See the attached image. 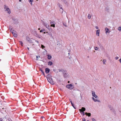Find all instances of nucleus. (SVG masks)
<instances>
[{
	"label": "nucleus",
	"mask_w": 121,
	"mask_h": 121,
	"mask_svg": "<svg viewBox=\"0 0 121 121\" xmlns=\"http://www.w3.org/2000/svg\"><path fill=\"white\" fill-rule=\"evenodd\" d=\"M38 34L37 33V32L36 31H35V33H34V35L36 37Z\"/></svg>",
	"instance_id": "obj_27"
},
{
	"label": "nucleus",
	"mask_w": 121,
	"mask_h": 121,
	"mask_svg": "<svg viewBox=\"0 0 121 121\" xmlns=\"http://www.w3.org/2000/svg\"><path fill=\"white\" fill-rule=\"evenodd\" d=\"M9 28L10 30V31H11V30H12V26L11 25H9Z\"/></svg>",
	"instance_id": "obj_21"
},
{
	"label": "nucleus",
	"mask_w": 121,
	"mask_h": 121,
	"mask_svg": "<svg viewBox=\"0 0 121 121\" xmlns=\"http://www.w3.org/2000/svg\"><path fill=\"white\" fill-rule=\"evenodd\" d=\"M50 24H51V26L53 27H55V24H56L55 22L54 21L51 22H50Z\"/></svg>",
	"instance_id": "obj_5"
},
{
	"label": "nucleus",
	"mask_w": 121,
	"mask_h": 121,
	"mask_svg": "<svg viewBox=\"0 0 121 121\" xmlns=\"http://www.w3.org/2000/svg\"><path fill=\"white\" fill-rule=\"evenodd\" d=\"M12 19L13 20V22L14 24H16L18 23V20L17 19L13 18H12Z\"/></svg>",
	"instance_id": "obj_7"
},
{
	"label": "nucleus",
	"mask_w": 121,
	"mask_h": 121,
	"mask_svg": "<svg viewBox=\"0 0 121 121\" xmlns=\"http://www.w3.org/2000/svg\"><path fill=\"white\" fill-rule=\"evenodd\" d=\"M95 28L97 29H99L98 27L97 26L95 27Z\"/></svg>",
	"instance_id": "obj_53"
},
{
	"label": "nucleus",
	"mask_w": 121,
	"mask_h": 121,
	"mask_svg": "<svg viewBox=\"0 0 121 121\" xmlns=\"http://www.w3.org/2000/svg\"><path fill=\"white\" fill-rule=\"evenodd\" d=\"M19 42L20 43L21 45L22 46H23V43H22V41H19Z\"/></svg>",
	"instance_id": "obj_34"
},
{
	"label": "nucleus",
	"mask_w": 121,
	"mask_h": 121,
	"mask_svg": "<svg viewBox=\"0 0 121 121\" xmlns=\"http://www.w3.org/2000/svg\"><path fill=\"white\" fill-rule=\"evenodd\" d=\"M117 29L120 31H121V26L118 27Z\"/></svg>",
	"instance_id": "obj_23"
},
{
	"label": "nucleus",
	"mask_w": 121,
	"mask_h": 121,
	"mask_svg": "<svg viewBox=\"0 0 121 121\" xmlns=\"http://www.w3.org/2000/svg\"><path fill=\"white\" fill-rule=\"evenodd\" d=\"M94 97L96 98H98V96L96 95H95L94 96Z\"/></svg>",
	"instance_id": "obj_41"
},
{
	"label": "nucleus",
	"mask_w": 121,
	"mask_h": 121,
	"mask_svg": "<svg viewBox=\"0 0 121 121\" xmlns=\"http://www.w3.org/2000/svg\"><path fill=\"white\" fill-rule=\"evenodd\" d=\"M48 65H51L52 64V62L50 61L48 62Z\"/></svg>",
	"instance_id": "obj_16"
},
{
	"label": "nucleus",
	"mask_w": 121,
	"mask_h": 121,
	"mask_svg": "<svg viewBox=\"0 0 121 121\" xmlns=\"http://www.w3.org/2000/svg\"><path fill=\"white\" fill-rule=\"evenodd\" d=\"M92 99L95 102H96V100H97V99H95L93 97H92Z\"/></svg>",
	"instance_id": "obj_35"
},
{
	"label": "nucleus",
	"mask_w": 121,
	"mask_h": 121,
	"mask_svg": "<svg viewBox=\"0 0 121 121\" xmlns=\"http://www.w3.org/2000/svg\"><path fill=\"white\" fill-rule=\"evenodd\" d=\"M46 33L48 35H49L50 36H51L52 37V34L50 32H46Z\"/></svg>",
	"instance_id": "obj_17"
},
{
	"label": "nucleus",
	"mask_w": 121,
	"mask_h": 121,
	"mask_svg": "<svg viewBox=\"0 0 121 121\" xmlns=\"http://www.w3.org/2000/svg\"><path fill=\"white\" fill-rule=\"evenodd\" d=\"M14 31V30H11V31H10L11 33L12 34H13L14 33L13 32V31Z\"/></svg>",
	"instance_id": "obj_42"
},
{
	"label": "nucleus",
	"mask_w": 121,
	"mask_h": 121,
	"mask_svg": "<svg viewBox=\"0 0 121 121\" xmlns=\"http://www.w3.org/2000/svg\"><path fill=\"white\" fill-rule=\"evenodd\" d=\"M27 41L30 43H33L32 40L28 37H27L26 38Z\"/></svg>",
	"instance_id": "obj_6"
},
{
	"label": "nucleus",
	"mask_w": 121,
	"mask_h": 121,
	"mask_svg": "<svg viewBox=\"0 0 121 121\" xmlns=\"http://www.w3.org/2000/svg\"><path fill=\"white\" fill-rule=\"evenodd\" d=\"M66 87L69 89L71 90L74 88L73 86L72 85V84H68L66 86Z\"/></svg>",
	"instance_id": "obj_1"
},
{
	"label": "nucleus",
	"mask_w": 121,
	"mask_h": 121,
	"mask_svg": "<svg viewBox=\"0 0 121 121\" xmlns=\"http://www.w3.org/2000/svg\"><path fill=\"white\" fill-rule=\"evenodd\" d=\"M65 72H63L62 73L63 74L64 77V78H66L68 76V74L67 72V71L66 70H64Z\"/></svg>",
	"instance_id": "obj_3"
},
{
	"label": "nucleus",
	"mask_w": 121,
	"mask_h": 121,
	"mask_svg": "<svg viewBox=\"0 0 121 121\" xmlns=\"http://www.w3.org/2000/svg\"><path fill=\"white\" fill-rule=\"evenodd\" d=\"M58 70L59 72H65L64 70L62 69H59Z\"/></svg>",
	"instance_id": "obj_18"
},
{
	"label": "nucleus",
	"mask_w": 121,
	"mask_h": 121,
	"mask_svg": "<svg viewBox=\"0 0 121 121\" xmlns=\"http://www.w3.org/2000/svg\"><path fill=\"white\" fill-rule=\"evenodd\" d=\"M22 0H19V2H21Z\"/></svg>",
	"instance_id": "obj_61"
},
{
	"label": "nucleus",
	"mask_w": 121,
	"mask_h": 121,
	"mask_svg": "<svg viewBox=\"0 0 121 121\" xmlns=\"http://www.w3.org/2000/svg\"><path fill=\"white\" fill-rule=\"evenodd\" d=\"M87 57L88 58H89V56H87Z\"/></svg>",
	"instance_id": "obj_63"
},
{
	"label": "nucleus",
	"mask_w": 121,
	"mask_h": 121,
	"mask_svg": "<svg viewBox=\"0 0 121 121\" xmlns=\"http://www.w3.org/2000/svg\"><path fill=\"white\" fill-rule=\"evenodd\" d=\"M13 36L15 37H17V34L15 33H14V34H13Z\"/></svg>",
	"instance_id": "obj_24"
},
{
	"label": "nucleus",
	"mask_w": 121,
	"mask_h": 121,
	"mask_svg": "<svg viewBox=\"0 0 121 121\" xmlns=\"http://www.w3.org/2000/svg\"><path fill=\"white\" fill-rule=\"evenodd\" d=\"M92 120L93 121H95V119L94 118H92Z\"/></svg>",
	"instance_id": "obj_49"
},
{
	"label": "nucleus",
	"mask_w": 121,
	"mask_h": 121,
	"mask_svg": "<svg viewBox=\"0 0 121 121\" xmlns=\"http://www.w3.org/2000/svg\"><path fill=\"white\" fill-rule=\"evenodd\" d=\"M50 70L48 68H46L45 69V72L46 73H48L50 72Z\"/></svg>",
	"instance_id": "obj_8"
},
{
	"label": "nucleus",
	"mask_w": 121,
	"mask_h": 121,
	"mask_svg": "<svg viewBox=\"0 0 121 121\" xmlns=\"http://www.w3.org/2000/svg\"><path fill=\"white\" fill-rule=\"evenodd\" d=\"M96 102L97 101V102H100V101L99 100L97 99V100H96Z\"/></svg>",
	"instance_id": "obj_47"
},
{
	"label": "nucleus",
	"mask_w": 121,
	"mask_h": 121,
	"mask_svg": "<svg viewBox=\"0 0 121 121\" xmlns=\"http://www.w3.org/2000/svg\"><path fill=\"white\" fill-rule=\"evenodd\" d=\"M45 31V30L44 29H42V30H41L40 31V32H44V31Z\"/></svg>",
	"instance_id": "obj_33"
},
{
	"label": "nucleus",
	"mask_w": 121,
	"mask_h": 121,
	"mask_svg": "<svg viewBox=\"0 0 121 121\" xmlns=\"http://www.w3.org/2000/svg\"><path fill=\"white\" fill-rule=\"evenodd\" d=\"M33 0H29V2H31V4L32 5V2H33Z\"/></svg>",
	"instance_id": "obj_32"
},
{
	"label": "nucleus",
	"mask_w": 121,
	"mask_h": 121,
	"mask_svg": "<svg viewBox=\"0 0 121 121\" xmlns=\"http://www.w3.org/2000/svg\"><path fill=\"white\" fill-rule=\"evenodd\" d=\"M105 30L106 31V33H109L110 31L109 32V29L107 28H106L105 29Z\"/></svg>",
	"instance_id": "obj_10"
},
{
	"label": "nucleus",
	"mask_w": 121,
	"mask_h": 121,
	"mask_svg": "<svg viewBox=\"0 0 121 121\" xmlns=\"http://www.w3.org/2000/svg\"><path fill=\"white\" fill-rule=\"evenodd\" d=\"M58 82H60V80H58Z\"/></svg>",
	"instance_id": "obj_58"
},
{
	"label": "nucleus",
	"mask_w": 121,
	"mask_h": 121,
	"mask_svg": "<svg viewBox=\"0 0 121 121\" xmlns=\"http://www.w3.org/2000/svg\"><path fill=\"white\" fill-rule=\"evenodd\" d=\"M56 70L55 69H53V71H55Z\"/></svg>",
	"instance_id": "obj_57"
},
{
	"label": "nucleus",
	"mask_w": 121,
	"mask_h": 121,
	"mask_svg": "<svg viewBox=\"0 0 121 121\" xmlns=\"http://www.w3.org/2000/svg\"><path fill=\"white\" fill-rule=\"evenodd\" d=\"M113 112H114V114H116V111H115L114 110L113 111H112Z\"/></svg>",
	"instance_id": "obj_45"
},
{
	"label": "nucleus",
	"mask_w": 121,
	"mask_h": 121,
	"mask_svg": "<svg viewBox=\"0 0 121 121\" xmlns=\"http://www.w3.org/2000/svg\"><path fill=\"white\" fill-rule=\"evenodd\" d=\"M43 25H44V26H45V25H46V24H47V23H46L45 22H43Z\"/></svg>",
	"instance_id": "obj_36"
},
{
	"label": "nucleus",
	"mask_w": 121,
	"mask_h": 121,
	"mask_svg": "<svg viewBox=\"0 0 121 121\" xmlns=\"http://www.w3.org/2000/svg\"><path fill=\"white\" fill-rule=\"evenodd\" d=\"M36 37L38 38H41L42 37V36L38 34L37 36H36Z\"/></svg>",
	"instance_id": "obj_22"
},
{
	"label": "nucleus",
	"mask_w": 121,
	"mask_h": 121,
	"mask_svg": "<svg viewBox=\"0 0 121 121\" xmlns=\"http://www.w3.org/2000/svg\"><path fill=\"white\" fill-rule=\"evenodd\" d=\"M27 49H28V50H29V48H28V47H27Z\"/></svg>",
	"instance_id": "obj_59"
},
{
	"label": "nucleus",
	"mask_w": 121,
	"mask_h": 121,
	"mask_svg": "<svg viewBox=\"0 0 121 121\" xmlns=\"http://www.w3.org/2000/svg\"><path fill=\"white\" fill-rule=\"evenodd\" d=\"M81 109H82V111H83L84 112V111H85V110H86V109L84 107H82V108Z\"/></svg>",
	"instance_id": "obj_26"
},
{
	"label": "nucleus",
	"mask_w": 121,
	"mask_h": 121,
	"mask_svg": "<svg viewBox=\"0 0 121 121\" xmlns=\"http://www.w3.org/2000/svg\"><path fill=\"white\" fill-rule=\"evenodd\" d=\"M100 46H101V45L100 42L99 41L97 43Z\"/></svg>",
	"instance_id": "obj_37"
},
{
	"label": "nucleus",
	"mask_w": 121,
	"mask_h": 121,
	"mask_svg": "<svg viewBox=\"0 0 121 121\" xmlns=\"http://www.w3.org/2000/svg\"><path fill=\"white\" fill-rule=\"evenodd\" d=\"M95 49V50H98V48L97 47H94Z\"/></svg>",
	"instance_id": "obj_38"
},
{
	"label": "nucleus",
	"mask_w": 121,
	"mask_h": 121,
	"mask_svg": "<svg viewBox=\"0 0 121 121\" xmlns=\"http://www.w3.org/2000/svg\"><path fill=\"white\" fill-rule=\"evenodd\" d=\"M91 46L89 48V49H88V50H90L91 49Z\"/></svg>",
	"instance_id": "obj_54"
},
{
	"label": "nucleus",
	"mask_w": 121,
	"mask_h": 121,
	"mask_svg": "<svg viewBox=\"0 0 121 121\" xmlns=\"http://www.w3.org/2000/svg\"><path fill=\"white\" fill-rule=\"evenodd\" d=\"M47 56H48V59L50 60L52 58V57L51 55L48 54Z\"/></svg>",
	"instance_id": "obj_15"
},
{
	"label": "nucleus",
	"mask_w": 121,
	"mask_h": 121,
	"mask_svg": "<svg viewBox=\"0 0 121 121\" xmlns=\"http://www.w3.org/2000/svg\"><path fill=\"white\" fill-rule=\"evenodd\" d=\"M82 120L83 121H86V120L85 118H82Z\"/></svg>",
	"instance_id": "obj_48"
},
{
	"label": "nucleus",
	"mask_w": 121,
	"mask_h": 121,
	"mask_svg": "<svg viewBox=\"0 0 121 121\" xmlns=\"http://www.w3.org/2000/svg\"><path fill=\"white\" fill-rule=\"evenodd\" d=\"M106 61V60L105 59H104L103 60V64H105V62Z\"/></svg>",
	"instance_id": "obj_29"
},
{
	"label": "nucleus",
	"mask_w": 121,
	"mask_h": 121,
	"mask_svg": "<svg viewBox=\"0 0 121 121\" xmlns=\"http://www.w3.org/2000/svg\"><path fill=\"white\" fill-rule=\"evenodd\" d=\"M35 42H37V43H39V42L38 41L36 40H35Z\"/></svg>",
	"instance_id": "obj_50"
},
{
	"label": "nucleus",
	"mask_w": 121,
	"mask_h": 121,
	"mask_svg": "<svg viewBox=\"0 0 121 121\" xmlns=\"http://www.w3.org/2000/svg\"><path fill=\"white\" fill-rule=\"evenodd\" d=\"M43 32V33H44V34H45L46 33V32H44H44Z\"/></svg>",
	"instance_id": "obj_60"
},
{
	"label": "nucleus",
	"mask_w": 121,
	"mask_h": 121,
	"mask_svg": "<svg viewBox=\"0 0 121 121\" xmlns=\"http://www.w3.org/2000/svg\"><path fill=\"white\" fill-rule=\"evenodd\" d=\"M88 18L89 19L91 18V16L90 14H89L87 16Z\"/></svg>",
	"instance_id": "obj_28"
},
{
	"label": "nucleus",
	"mask_w": 121,
	"mask_h": 121,
	"mask_svg": "<svg viewBox=\"0 0 121 121\" xmlns=\"http://www.w3.org/2000/svg\"><path fill=\"white\" fill-rule=\"evenodd\" d=\"M72 105V106L75 109H76V108L75 106H74V104L73 103L72 104H71Z\"/></svg>",
	"instance_id": "obj_30"
},
{
	"label": "nucleus",
	"mask_w": 121,
	"mask_h": 121,
	"mask_svg": "<svg viewBox=\"0 0 121 121\" xmlns=\"http://www.w3.org/2000/svg\"><path fill=\"white\" fill-rule=\"evenodd\" d=\"M95 95V92L94 91H92V95L93 96H94Z\"/></svg>",
	"instance_id": "obj_25"
},
{
	"label": "nucleus",
	"mask_w": 121,
	"mask_h": 121,
	"mask_svg": "<svg viewBox=\"0 0 121 121\" xmlns=\"http://www.w3.org/2000/svg\"><path fill=\"white\" fill-rule=\"evenodd\" d=\"M4 9H6L5 11H8V13L9 14H10L11 13V11L9 9L8 7H7L5 5H4Z\"/></svg>",
	"instance_id": "obj_2"
},
{
	"label": "nucleus",
	"mask_w": 121,
	"mask_h": 121,
	"mask_svg": "<svg viewBox=\"0 0 121 121\" xmlns=\"http://www.w3.org/2000/svg\"><path fill=\"white\" fill-rule=\"evenodd\" d=\"M88 113H87V112H85V114L87 116V115H88Z\"/></svg>",
	"instance_id": "obj_52"
},
{
	"label": "nucleus",
	"mask_w": 121,
	"mask_h": 121,
	"mask_svg": "<svg viewBox=\"0 0 121 121\" xmlns=\"http://www.w3.org/2000/svg\"><path fill=\"white\" fill-rule=\"evenodd\" d=\"M62 23H63V25L64 26H65V27H67V25L66 23L65 22H62Z\"/></svg>",
	"instance_id": "obj_19"
},
{
	"label": "nucleus",
	"mask_w": 121,
	"mask_h": 121,
	"mask_svg": "<svg viewBox=\"0 0 121 121\" xmlns=\"http://www.w3.org/2000/svg\"><path fill=\"white\" fill-rule=\"evenodd\" d=\"M69 100L70 102V103H71V104L73 103H72V100L71 99H70Z\"/></svg>",
	"instance_id": "obj_44"
},
{
	"label": "nucleus",
	"mask_w": 121,
	"mask_h": 121,
	"mask_svg": "<svg viewBox=\"0 0 121 121\" xmlns=\"http://www.w3.org/2000/svg\"><path fill=\"white\" fill-rule=\"evenodd\" d=\"M59 4V6L60 7V4Z\"/></svg>",
	"instance_id": "obj_56"
},
{
	"label": "nucleus",
	"mask_w": 121,
	"mask_h": 121,
	"mask_svg": "<svg viewBox=\"0 0 121 121\" xmlns=\"http://www.w3.org/2000/svg\"><path fill=\"white\" fill-rule=\"evenodd\" d=\"M41 48L42 49H43L44 48H45V47L42 44L41 45Z\"/></svg>",
	"instance_id": "obj_31"
},
{
	"label": "nucleus",
	"mask_w": 121,
	"mask_h": 121,
	"mask_svg": "<svg viewBox=\"0 0 121 121\" xmlns=\"http://www.w3.org/2000/svg\"><path fill=\"white\" fill-rule=\"evenodd\" d=\"M3 121V119L2 118H0V121Z\"/></svg>",
	"instance_id": "obj_51"
},
{
	"label": "nucleus",
	"mask_w": 121,
	"mask_h": 121,
	"mask_svg": "<svg viewBox=\"0 0 121 121\" xmlns=\"http://www.w3.org/2000/svg\"><path fill=\"white\" fill-rule=\"evenodd\" d=\"M118 57H117H117H115V59L116 60H117L118 58Z\"/></svg>",
	"instance_id": "obj_46"
},
{
	"label": "nucleus",
	"mask_w": 121,
	"mask_h": 121,
	"mask_svg": "<svg viewBox=\"0 0 121 121\" xmlns=\"http://www.w3.org/2000/svg\"><path fill=\"white\" fill-rule=\"evenodd\" d=\"M100 30H97L96 31V35L98 36H99Z\"/></svg>",
	"instance_id": "obj_13"
},
{
	"label": "nucleus",
	"mask_w": 121,
	"mask_h": 121,
	"mask_svg": "<svg viewBox=\"0 0 121 121\" xmlns=\"http://www.w3.org/2000/svg\"><path fill=\"white\" fill-rule=\"evenodd\" d=\"M51 84L54 85L55 84L52 78H50L49 79L47 80Z\"/></svg>",
	"instance_id": "obj_4"
},
{
	"label": "nucleus",
	"mask_w": 121,
	"mask_h": 121,
	"mask_svg": "<svg viewBox=\"0 0 121 121\" xmlns=\"http://www.w3.org/2000/svg\"><path fill=\"white\" fill-rule=\"evenodd\" d=\"M80 96L81 97V99H82V96H81V94H80Z\"/></svg>",
	"instance_id": "obj_55"
},
{
	"label": "nucleus",
	"mask_w": 121,
	"mask_h": 121,
	"mask_svg": "<svg viewBox=\"0 0 121 121\" xmlns=\"http://www.w3.org/2000/svg\"><path fill=\"white\" fill-rule=\"evenodd\" d=\"M38 30H40V29L39 28L38 29Z\"/></svg>",
	"instance_id": "obj_64"
},
{
	"label": "nucleus",
	"mask_w": 121,
	"mask_h": 121,
	"mask_svg": "<svg viewBox=\"0 0 121 121\" xmlns=\"http://www.w3.org/2000/svg\"><path fill=\"white\" fill-rule=\"evenodd\" d=\"M44 26H45L47 28H49V27H50V26H49V25H48V24H46V25Z\"/></svg>",
	"instance_id": "obj_20"
},
{
	"label": "nucleus",
	"mask_w": 121,
	"mask_h": 121,
	"mask_svg": "<svg viewBox=\"0 0 121 121\" xmlns=\"http://www.w3.org/2000/svg\"><path fill=\"white\" fill-rule=\"evenodd\" d=\"M39 70L41 71V72L42 73H43V74L44 75V76L45 77V73H44V72L43 71V70L41 68H39Z\"/></svg>",
	"instance_id": "obj_14"
},
{
	"label": "nucleus",
	"mask_w": 121,
	"mask_h": 121,
	"mask_svg": "<svg viewBox=\"0 0 121 121\" xmlns=\"http://www.w3.org/2000/svg\"><path fill=\"white\" fill-rule=\"evenodd\" d=\"M108 107L110 109V110L112 111H113L114 109L112 108V107L110 105H108Z\"/></svg>",
	"instance_id": "obj_11"
},
{
	"label": "nucleus",
	"mask_w": 121,
	"mask_h": 121,
	"mask_svg": "<svg viewBox=\"0 0 121 121\" xmlns=\"http://www.w3.org/2000/svg\"><path fill=\"white\" fill-rule=\"evenodd\" d=\"M88 116L90 117L91 116V113H88V114L87 115Z\"/></svg>",
	"instance_id": "obj_40"
},
{
	"label": "nucleus",
	"mask_w": 121,
	"mask_h": 121,
	"mask_svg": "<svg viewBox=\"0 0 121 121\" xmlns=\"http://www.w3.org/2000/svg\"><path fill=\"white\" fill-rule=\"evenodd\" d=\"M46 78L47 80L50 78H52L51 75L49 74H48Z\"/></svg>",
	"instance_id": "obj_9"
},
{
	"label": "nucleus",
	"mask_w": 121,
	"mask_h": 121,
	"mask_svg": "<svg viewBox=\"0 0 121 121\" xmlns=\"http://www.w3.org/2000/svg\"><path fill=\"white\" fill-rule=\"evenodd\" d=\"M36 60H39V59H38V56H36Z\"/></svg>",
	"instance_id": "obj_43"
},
{
	"label": "nucleus",
	"mask_w": 121,
	"mask_h": 121,
	"mask_svg": "<svg viewBox=\"0 0 121 121\" xmlns=\"http://www.w3.org/2000/svg\"><path fill=\"white\" fill-rule=\"evenodd\" d=\"M48 28L49 29V30L50 31L52 30V28H51L50 26V27H49V28Z\"/></svg>",
	"instance_id": "obj_39"
},
{
	"label": "nucleus",
	"mask_w": 121,
	"mask_h": 121,
	"mask_svg": "<svg viewBox=\"0 0 121 121\" xmlns=\"http://www.w3.org/2000/svg\"><path fill=\"white\" fill-rule=\"evenodd\" d=\"M79 111H80V113L82 114L83 116L84 115H85L84 112L83 111H82V109H79Z\"/></svg>",
	"instance_id": "obj_12"
},
{
	"label": "nucleus",
	"mask_w": 121,
	"mask_h": 121,
	"mask_svg": "<svg viewBox=\"0 0 121 121\" xmlns=\"http://www.w3.org/2000/svg\"><path fill=\"white\" fill-rule=\"evenodd\" d=\"M68 83H69V81H68Z\"/></svg>",
	"instance_id": "obj_62"
}]
</instances>
